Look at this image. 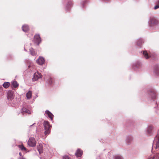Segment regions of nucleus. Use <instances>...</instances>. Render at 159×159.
Masks as SVG:
<instances>
[{
    "label": "nucleus",
    "instance_id": "1",
    "mask_svg": "<svg viewBox=\"0 0 159 159\" xmlns=\"http://www.w3.org/2000/svg\"><path fill=\"white\" fill-rule=\"evenodd\" d=\"M148 23L151 27H155L156 28L159 27V21L155 17H151L149 20Z\"/></svg>",
    "mask_w": 159,
    "mask_h": 159
},
{
    "label": "nucleus",
    "instance_id": "2",
    "mask_svg": "<svg viewBox=\"0 0 159 159\" xmlns=\"http://www.w3.org/2000/svg\"><path fill=\"white\" fill-rule=\"evenodd\" d=\"M43 125L44 127L45 131L44 134L45 135L49 134L50 133L51 128V125L49 124V122L45 120L43 123Z\"/></svg>",
    "mask_w": 159,
    "mask_h": 159
},
{
    "label": "nucleus",
    "instance_id": "3",
    "mask_svg": "<svg viewBox=\"0 0 159 159\" xmlns=\"http://www.w3.org/2000/svg\"><path fill=\"white\" fill-rule=\"evenodd\" d=\"M36 141L33 138H30L28 141V144L31 147H34L36 145Z\"/></svg>",
    "mask_w": 159,
    "mask_h": 159
},
{
    "label": "nucleus",
    "instance_id": "4",
    "mask_svg": "<svg viewBox=\"0 0 159 159\" xmlns=\"http://www.w3.org/2000/svg\"><path fill=\"white\" fill-rule=\"evenodd\" d=\"M149 96L151 98L154 100L156 98L157 96V93L155 90L154 89L151 90L149 92Z\"/></svg>",
    "mask_w": 159,
    "mask_h": 159
},
{
    "label": "nucleus",
    "instance_id": "5",
    "mask_svg": "<svg viewBox=\"0 0 159 159\" xmlns=\"http://www.w3.org/2000/svg\"><path fill=\"white\" fill-rule=\"evenodd\" d=\"M153 73L155 76H159V66L156 65L154 66Z\"/></svg>",
    "mask_w": 159,
    "mask_h": 159
},
{
    "label": "nucleus",
    "instance_id": "6",
    "mask_svg": "<svg viewBox=\"0 0 159 159\" xmlns=\"http://www.w3.org/2000/svg\"><path fill=\"white\" fill-rule=\"evenodd\" d=\"M42 75L41 73L37 72L34 74V77L32 78V80L33 81H35L37 80L39 78H41Z\"/></svg>",
    "mask_w": 159,
    "mask_h": 159
},
{
    "label": "nucleus",
    "instance_id": "7",
    "mask_svg": "<svg viewBox=\"0 0 159 159\" xmlns=\"http://www.w3.org/2000/svg\"><path fill=\"white\" fill-rule=\"evenodd\" d=\"M34 43H37L38 45L41 43V39L39 34H36L34 35Z\"/></svg>",
    "mask_w": 159,
    "mask_h": 159
},
{
    "label": "nucleus",
    "instance_id": "8",
    "mask_svg": "<svg viewBox=\"0 0 159 159\" xmlns=\"http://www.w3.org/2000/svg\"><path fill=\"white\" fill-rule=\"evenodd\" d=\"M7 97L8 100H11L13 98V93L11 90L8 91L7 93Z\"/></svg>",
    "mask_w": 159,
    "mask_h": 159
},
{
    "label": "nucleus",
    "instance_id": "9",
    "mask_svg": "<svg viewBox=\"0 0 159 159\" xmlns=\"http://www.w3.org/2000/svg\"><path fill=\"white\" fill-rule=\"evenodd\" d=\"M154 130V127L152 126H149L147 128V133L148 134H152Z\"/></svg>",
    "mask_w": 159,
    "mask_h": 159
},
{
    "label": "nucleus",
    "instance_id": "10",
    "mask_svg": "<svg viewBox=\"0 0 159 159\" xmlns=\"http://www.w3.org/2000/svg\"><path fill=\"white\" fill-rule=\"evenodd\" d=\"M141 64L139 62H137L134 64L133 65V68L134 70H136L137 68H139L141 67Z\"/></svg>",
    "mask_w": 159,
    "mask_h": 159
},
{
    "label": "nucleus",
    "instance_id": "11",
    "mask_svg": "<svg viewBox=\"0 0 159 159\" xmlns=\"http://www.w3.org/2000/svg\"><path fill=\"white\" fill-rule=\"evenodd\" d=\"M45 60L43 57H40L37 60V62L39 65H42L44 62Z\"/></svg>",
    "mask_w": 159,
    "mask_h": 159
},
{
    "label": "nucleus",
    "instance_id": "12",
    "mask_svg": "<svg viewBox=\"0 0 159 159\" xmlns=\"http://www.w3.org/2000/svg\"><path fill=\"white\" fill-rule=\"evenodd\" d=\"M45 113L47 115L48 117L51 120H52L54 116L49 111L46 110L45 111Z\"/></svg>",
    "mask_w": 159,
    "mask_h": 159
},
{
    "label": "nucleus",
    "instance_id": "13",
    "mask_svg": "<svg viewBox=\"0 0 159 159\" xmlns=\"http://www.w3.org/2000/svg\"><path fill=\"white\" fill-rule=\"evenodd\" d=\"M133 139V137L132 136H128L126 138V141L127 144H129L132 141Z\"/></svg>",
    "mask_w": 159,
    "mask_h": 159
},
{
    "label": "nucleus",
    "instance_id": "14",
    "mask_svg": "<svg viewBox=\"0 0 159 159\" xmlns=\"http://www.w3.org/2000/svg\"><path fill=\"white\" fill-rule=\"evenodd\" d=\"M82 154L83 152L82 150L80 149H78L75 153V155L77 157H81Z\"/></svg>",
    "mask_w": 159,
    "mask_h": 159
},
{
    "label": "nucleus",
    "instance_id": "15",
    "mask_svg": "<svg viewBox=\"0 0 159 159\" xmlns=\"http://www.w3.org/2000/svg\"><path fill=\"white\" fill-rule=\"evenodd\" d=\"M148 159H159V153H156L151 156Z\"/></svg>",
    "mask_w": 159,
    "mask_h": 159
},
{
    "label": "nucleus",
    "instance_id": "16",
    "mask_svg": "<svg viewBox=\"0 0 159 159\" xmlns=\"http://www.w3.org/2000/svg\"><path fill=\"white\" fill-rule=\"evenodd\" d=\"M21 112L22 114L26 113L28 114H30L31 112L29 110H28L25 108H23L21 110Z\"/></svg>",
    "mask_w": 159,
    "mask_h": 159
},
{
    "label": "nucleus",
    "instance_id": "17",
    "mask_svg": "<svg viewBox=\"0 0 159 159\" xmlns=\"http://www.w3.org/2000/svg\"><path fill=\"white\" fill-rule=\"evenodd\" d=\"M37 149L39 154H41L43 152V146L41 144H39L37 147Z\"/></svg>",
    "mask_w": 159,
    "mask_h": 159
},
{
    "label": "nucleus",
    "instance_id": "18",
    "mask_svg": "<svg viewBox=\"0 0 159 159\" xmlns=\"http://www.w3.org/2000/svg\"><path fill=\"white\" fill-rule=\"evenodd\" d=\"M22 29L23 31L26 32L29 30V26L27 25H24L22 27Z\"/></svg>",
    "mask_w": 159,
    "mask_h": 159
},
{
    "label": "nucleus",
    "instance_id": "19",
    "mask_svg": "<svg viewBox=\"0 0 159 159\" xmlns=\"http://www.w3.org/2000/svg\"><path fill=\"white\" fill-rule=\"evenodd\" d=\"M144 43V41L141 39H138L137 42V45L139 47H141V45Z\"/></svg>",
    "mask_w": 159,
    "mask_h": 159
},
{
    "label": "nucleus",
    "instance_id": "20",
    "mask_svg": "<svg viewBox=\"0 0 159 159\" xmlns=\"http://www.w3.org/2000/svg\"><path fill=\"white\" fill-rule=\"evenodd\" d=\"M2 85L3 87L6 89H7L9 87L10 85V83L9 82H5Z\"/></svg>",
    "mask_w": 159,
    "mask_h": 159
},
{
    "label": "nucleus",
    "instance_id": "21",
    "mask_svg": "<svg viewBox=\"0 0 159 159\" xmlns=\"http://www.w3.org/2000/svg\"><path fill=\"white\" fill-rule=\"evenodd\" d=\"M26 97L27 99H30L32 97V93L30 91H29V92L27 93L26 94Z\"/></svg>",
    "mask_w": 159,
    "mask_h": 159
},
{
    "label": "nucleus",
    "instance_id": "22",
    "mask_svg": "<svg viewBox=\"0 0 159 159\" xmlns=\"http://www.w3.org/2000/svg\"><path fill=\"white\" fill-rule=\"evenodd\" d=\"M30 54L34 56H35L36 55V53L34 51V50L32 48H31L30 49Z\"/></svg>",
    "mask_w": 159,
    "mask_h": 159
},
{
    "label": "nucleus",
    "instance_id": "23",
    "mask_svg": "<svg viewBox=\"0 0 159 159\" xmlns=\"http://www.w3.org/2000/svg\"><path fill=\"white\" fill-rule=\"evenodd\" d=\"M143 54L146 59H148L150 57V56L148 55V53L146 51H143Z\"/></svg>",
    "mask_w": 159,
    "mask_h": 159
},
{
    "label": "nucleus",
    "instance_id": "24",
    "mask_svg": "<svg viewBox=\"0 0 159 159\" xmlns=\"http://www.w3.org/2000/svg\"><path fill=\"white\" fill-rule=\"evenodd\" d=\"M72 3L71 2H70L68 3L67 6H66V9L67 11H68L70 10V7L68 6L69 5L70 6L72 5Z\"/></svg>",
    "mask_w": 159,
    "mask_h": 159
},
{
    "label": "nucleus",
    "instance_id": "25",
    "mask_svg": "<svg viewBox=\"0 0 159 159\" xmlns=\"http://www.w3.org/2000/svg\"><path fill=\"white\" fill-rule=\"evenodd\" d=\"M12 85L15 88H16L18 86V84L16 81H14L12 83Z\"/></svg>",
    "mask_w": 159,
    "mask_h": 159
},
{
    "label": "nucleus",
    "instance_id": "26",
    "mask_svg": "<svg viewBox=\"0 0 159 159\" xmlns=\"http://www.w3.org/2000/svg\"><path fill=\"white\" fill-rule=\"evenodd\" d=\"M19 148L22 151H25L26 150V148H25L23 145H19Z\"/></svg>",
    "mask_w": 159,
    "mask_h": 159
},
{
    "label": "nucleus",
    "instance_id": "27",
    "mask_svg": "<svg viewBox=\"0 0 159 159\" xmlns=\"http://www.w3.org/2000/svg\"><path fill=\"white\" fill-rule=\"evenodd\" d=\"M115 159H123V157L120 155H116L115 156Z\"/></svg>",
    "mask_w": 159,
    "mask_h": 159
},
{
    "label": "nucleus",
    "instance_id": "28",
    "mask_svg": "<svg viewBox=\"0 0 159 159\" xmlns=\"http://www.w3.org/2000/svg\"><path fill=\"white\" fill-rule=\"evenodd\" d=\"M47 82H48L49 84H51L52 83V79L50 78L47 81Z\"/></svg>",
    "mask_w": 159,
    "mask_h": 159
},
{
    "label": "nucleus",
    "instance_id": "29",
    "mask_svg": "<svg viewBox=\"0 0 159 159\" xmlns=\"http://www.w3.org/2000/svg\"><path fill=\"white\" fill-rule=\"evenodd\" d=\"M158 8H159V4H157L154 7V10H156Z\"/></svg>",
    "mask_w": 159,
    "mask_h": 159
},
{
    "label": "nucleus",
    "instance_id": "30",
    "mask_svg": "<svg viewBox=\"0 0 159 159\" xmlns=\"http://www.w3.org/2000/svg\"><path fill=\"white\" fill-rule=\"evenodd\" d=\"M63 159H70L68 156H65L63 157Z\"/></svg>",
    "mask_w": 159,
    "mask_h": 159
},
{
    "label": "nucleus",
    "instance_id": "31",
    "mask_svg": "<svg viewBox=\"0 0 159 159\" xmlns=\"http://www.w3.org/2000/svg\"><path fill=\"white\" fill-rule=\"evenodd\" d=\"M19 159H25V158L24 157H19Z\"/></svg>",
    "mask_w": 159,
    "mask_h": 159
},
{
    "label": "nucleus",
    "instance_id": "32",
    "mask_svg": "<svg viewBox=\"0 0 159 159\" xmlns=\"http://www.w3.org/2000/svg\"><path fill=\"white\" fill-rule=\"evenodd\" d=\"M156 3L157 4H159V0H157L156 2Z\"/></svg>",
    "mask_w": 159,
    "mask_h": 159
},
{
    "label": "nucleus",
    "instance_id": "33",
    "mask_svg": "<svg viewBox=\"0 0 159 159\" xmlns=\"http://www.w3.org/2000/svg\"><path fill=\"white\" fill-rule=\"evenodd\" d=\"M32 64H30V65L28 66V67H29V68H30V67H31V66H32Z\"/></svg>",
    "mask_w": 159,
    "mask_h": 159
},
{
    "label": "nucleus",
    "instance_id": "34",
    "mask_svg": "<svg viewBox=\"0 0 159 159\" xmlns=\"http://www.w3.org/2000/svg\"><path fill=\"white\" fill-rule=\"evenodd\" d=\"M19 155H20V157H21V156H22V154H21V152H19Z\"/></svg>",
    "mask_w": 159,
    "mask_h": 159
},
{
    "label": "nucleus",
    "instance_id": "35",
    "mask_svg": "<svg viewBox=\"0 0 159 159\" xmlns=\"http://www.w3.org/2000/svg\"><path fill=\"white\" fill-rule=\"evenodd\" d=\"M35 123H34L33 124H32V125L30 126V127H31V126H32V125H33Z\"/></svg>",
    "mask_w": 159,
    "mask_h": 159
},
{
    "label": "nucleus",
    "instance_id": "36",
    "mask_svg": "<svg viewBox=\"0 0 159 159\" xmlns=\"http://www.w3.org/2000/svg\"><path fill=\"white\" fill-rule=\"evenodd\" d=\"M85 3V2H84V3ZM84 4H83V5H83V7H84Z\"/></svg>",
    "mask_w": 159,
    "mask_h": 159
},
{
    "label": "nucleus",
    "instance_id": "37",
    "mask_svg": "<svg viewBox=\"0 0 159 159\" xmlns=\"http://www.w3.org/2000/svg\"><path fill=\"white\" fill-rule=\"evenodd\" d=\"M0 89H2V86H0Z\"/></svg>",
    "mask_w": 159,
    "mask_h": 159
}]
</instances>
